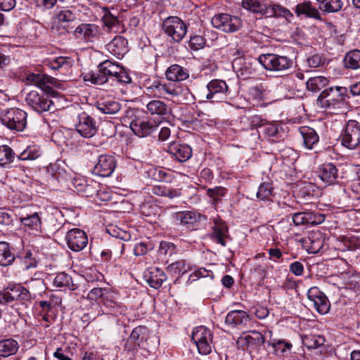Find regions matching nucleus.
<instances>
[{"label": "nucleus", "instance_id": "obj_1", "mask_svg": "<svg viewBox=\"0 0 360 360\" xmlns=\"http://www.w3.org/2000/svg\"><path fill=\"white\" fill-rule=\"evenodd\" d=\"M84 79L98 85L107 84L118 86L131 82V78L117 64L106 60L98 65L96 72L87 74Z\"/></svg>", "mask_w": 360, "mask_h": 360}, {"label": "nucleus", "instance_id": "obj_2", "mask_svg": "<svg viewBox=\"0 0 360 360\" xmlns=\"http://www.w3.org/2000/svg\"><path fill=\"white\" fill-rule=\"evenodd\" d=\"M349 90L345 86H335L324 89L317 98L318 105L328 113L344 114L350 105Z\"/></svg>", "mask_w": 360, "mask_h": 360}, {"label": "nucleus", "instance_id": "obj_3", "mask_svg": "<svg viewBox=\"0 0 360 360\" xmlns=\"http://www.w3.org/2000/svg\"><path fill=\"white\" fill-rule=\"evenodd\" d=\"M32 300L31 292L21 285L8 287L0 291V304L11 306L19 314H27L31 310Z\"/></svg>", "mask_w": 360, "mask_h": 360}, {"label": "nucleus", "instance_id": "obj_4", "mask_svg": "<svg viewBox=\"0 0 360 360\" xmlns=\"http://www.w3.org/2000/svg\"><path fill=\"white\" fill-rule=\"evenodd\" d=\"M27 114L16 108H8L1 111L0 120L3 125L11 130L22 131L27 125Z\"/></svg>", "mask_w": 360, "mask_h": 360}, {"label": "nucleus", "instance_id": "obj_5", "mask_svg": "<svg viewBox=\"0 0 360 360\" xmlns=\"http://www.w3.org/2000/svg\"><path fill=\"white\" fill-rule=\"evenodd\" d=\"M259 64L266 70L274 72H284L292 66V60L285 56L274 53L262 54L258 58Z\"/></svg>", "mask_w": 360, "mask_h": 360}, {"label": "nucleus", "instance_id": "obj_6", "mask_svg": "<svg viewBox=\"0 0 360 360\" xmlns=\"http://www.w3.org/2000/svg\"><path fill=\"white\" fill-rule=\"evenodd\" d=\"M267 333L270 335H272L271 330L265 331L264 334L255 330H250L249 333H244L238 338L236 346L243 350H259L262 346H264L265 335Z\"/></svg>", "mask_w": 360, "mask_h": 360}, {"label": "nucleus", "instance_id": "obj_7", "mask_svg": "<svg viewBox=\"0 0 360 360\" xmlns=\"http://www.w3.org/2000/svg\"><path fill=\"white\" fill-rule=\"evenodd\" d=\"M162 28L164 32L176 42H180L188 32L186 23L177 16L167 18L162 22Z\"/></svg>", "mask_w": 360, "mask_h": 360}, {"label": "nucleus", "instance_id": "obj_8", "mask_svg": "<svg viewBox=\"0 0 360 360\" xmlns=\"http://www.w3.org/2000/svg\"><path fill=\"white\" fill-rule=\"evenodd\" d=\"M214 27L226 33L235 32L242 26L240 18L228 13H219L211 20Z\"/></svg>", "mask_w": 360, "mask_h": 360}, {"label": "nucleus", "instance_id": "obj_9", "mask_svg": "<svg viewBox=\"0 0 360 360\" xmlns=\"http://www.w3.org/2000/svg\"><path fill=\"white\" fill-rule=\"evenodd\" d=\"M259 60L252 57L234 58L232 66L238 77L247 79L256 75Z\"/></svg>", "mask_w": 360, "mask_h": 360}, {"label": "nucleus", "instance_id": "obj_10", "mask_svg": "<svg viewBox=\"0 0 360 360\" xmlns=\"http://www.w3.org/2000/svg\"><path fill=\"white\" fill-rule=\"evenodd\" d=\"M229 89L226 82L222 79H214L206 86L205 98L212 102H221L228 98Z\"/></svg>", "mask_w": 360, "mask_h": 360}, {"label": "nucleus", "instance_id": "obj_11", "mask_svg": "<svg viewBox=\"0 0 360 360\" xmlns=\"http://www.w3.org/2000/svg\"><path fill=\"white\" fill-rule=\"evenodd\" d=\"M191 339L196 345L200 354L207 355L211 352L212 334L208 328L202 326L195 328Z\"/></svg>", "mask_w": 360, "mask_h": 360}, {"label": "nucleus", "instance_id": "obj_12", "mask_svg": "<svg viewBox=\"0 0 360 360\" xmlns=\"http://www.w3.org/2000/svg\"><path fill=\"white\" fill-rule=\"evenodd\" d=\"M27 104L37 112L54 110L53 101L44 92H29L25 98Z\"/></svg>", "mask_w": 360, "mask_h": 360}, {"label": "nucleus", "instance_id": "obj_13", "mask_svg": "<svg viewBox=\"0 0 360 360\" xmlns=\"http://www.w3.org/2000/svg\"><path fill=\"white\" fill-rule=\"evenodd\" d=\"M145 94L153 98H169L177 95L176 90L170 84L162 82L159 79L148 81L145 84Z\"/></svg>", "mask_w": 360, "mask_h": 360}, {"label": "nucleus", "instance_id": "obj_14", "mask_svg": "<svg viewBox=\"0 0 360 360\" xmlns=\"http://www.w3.org/2000/svg\"><path fill=\"white\" fill-rule=\"evenodd\" d=\"M342 146L349 149H354L360 144V124L356 120H350L341 134Z\"/></svg>", "mask_w": 360, "mask_h": 360}, {"label": "nucleus", "instance_id": "obj_15", "mask_svg": "<svg viewBox=\"0 0 360 360\" xmlns=\"http://www.w3.org/2000/svg\"><path fill=\"white\" fill-rule=\"evenodd\" d=\"M75 129L82 136L91 138L97 133V122L86 112H82L77 115Z\"/></svg>", "mask_w": 360, "mask_h": 360}, {"label": "nucleus", "instance_id": "obj_16", "mask_svg": "<svg viewBox=\"0 0 360 360\" xmlns=\"http://www.w3.org/2000/svg\"><path fill=\"white\" fill-rule=\"evenodd\" d=\"M74 35L86 42H94L100 39L102 30L96 24L82 23L75 28Z\"/></svg>", "mask_w": 360, "mask_h": 360}, {"label": "nucleus", "instance_id": "obj_17", "mask_svg": "<svg viewBox=\"0 0 360 360\" xmlns=\"http://www.w3.org/2000/svg\"><path fill=\"white\" fill-rule=\"evenodd\" d=\"M65 240L68 247L74 252L82 250L88 244L86 233L77 228L72 229L67 232Z\"/></svg>", "mask_w": 360, "mask_h": 360}, {"label": "nucleus", "instance_id": "obj_18", "mask_svg": "<svg viewBox=\"0 0 360 360\" xmlns=\"http://www.w3.org/2000/svg\"><path fill=\"white\" fill-rule=\"evenodd\" d=\"M307 298L313 303L315 309L321 314H326L330 309V302L326 295L317 287H312L307 292Z\"/></svg>", "mask_w": 360, "mask_h": 360}, {"label": "nucleus", "instance_id": "obj_19", "mask_svg": "<svg viewBox=\"0 0 360 360\" xmlns=\"http://www.w3.org/2000/svg\"><path fill=\"white\" fill-rule=\"evenodd\" d=\"M114 156L109 155H101L98 158L93 172L94 174L106 177L112 174L115 170L116 163Z\"/></svg>", "mask_w": 360, "mask_h": 360}, {"label": "nucleus", "instance_id": "obj_20", "mask_svg": "<svg viewBox=\"0 0 360 360\" xmlns=\"http://www.w3.org/2000/svg\"><path fill=\"white\" fill-rule=\"evenodd\" d=\"M158 125L148 119L135 117L130 123L132 131L139 137H145L156 130Z\"/></svg>", "mask_w": 360, "mask_h": 360}, {"label": "nucleus", "instance_id": "obj_21", "mask_svg": "<svg viewBox=\"0 0 360 360\" xmlns=\"http://www.w3.org/2000/svg\"><path fill=\"white\" fill-rule=\"evenodd\" d=\"M341 285L339 288L342 290V293L345 296H356L360 292V273L354 271L347 274Z\"/></svg>", "mask_w": 360, "mask_h": 360}, {"label": "nucleus", "instance_id": "obj_22", "mask_svg": "<svg viewBox=\"0 0 360 360\" xmlns=\"http://www.w3.org/2000/svg\"><path fill=\"white\" fill-rule=\"evenodd\" d=\"M302 245L309 253H317L324 245V237L320 231L309 232L302 239Z\"/></svg>", "mask_w": 360, "mask_h": 360}, {"label": "nucleus", "instance_id": "obj_23", "mask_svg": "<svg viewBox=\"0 0 360 360\" xmlns=\"http://www.w3.org/2000/svg\"><path fill=\"white\" fill-rule=\"evenodd\" d=\"M167 152L179 162H185L192 157V148L190 146L180 142H171Z\"/></svg>", "mask_w": 360, "mask_h": 360}, {"label": "nucleus", "instance_id": "obj_24", "mask_svg": "<svg viewBox=\"0 0 360 360\" xmlns=\"http://www.w3.org/2000/svg\"><path fill=\"white\" fill-rule=\"evenodd\" d=\"M325 216L314 212H298L292 215V221L295 226L317 225L321 224Z\"/></svg>", "mask_w": 360, "mask_h": 360}, {"label": "nucleus", "instance_id": "obj_25", "mask_svg": "<svg viewBox=\"0 0 360 360\" xmlns=\"http://www.w3.org/2000/svg\"><path fill=\"white\" fill-rule=\"evenodd\" d=\"M55 17L58 23L61 24L62 30L60 33L62 34L72 32L74 28L72 24L77 20L76 13L65 8L57 11Z\"/></svg>", "mask_w": 360, "mask_h": 360}, {"label": "nucleus", "instance_id": "obj_26", "mask_svg": "<svg viewBox=\"0 0 360 360\" xmlns=\"http://www.w3.org/2000/svg\"><path fill=\"white\" fill-rule=\"evenodd\" d=\"M102 302L107 314L118 316L126 312V307L117 301L116 295L112 291L106 292Z\"/></svg>", "mask_w": 360, "mask_h": 360}, {"label": "nucleus", "instance_id": "obj_27", "mask_svg": "<svg viewBox=\"0 0 360 360\" xmlns=\"http://www.w3.org/2000/svg\"><path fill=\"white\" fill-rule=\"evenodd\" d=\"M294 11L300 18H311L321 21L319 10L309 1H304L295 6Z\"/></svg>", "mask_w": 360, "mask_h": 360}, {"label": "nucleus", "instance_id": "obj_28", "mask_svg": "<svg viewBox=\"0 0 360 360\" xmlns=\"http://www.w3.org/2000/svg\"><path fill=\"white\" fill-rule=\"evenodd\" d=\"M143 278L151 288L155 289L160 288L162 283L167 280L165 272L160 268L155 266L148 268L143 273Z\"/></svg>", "mask_w": 360, "mask_h": 360}, {"label": "nucleus", "instance_id": "obj_29", "mask_svg": "<svg viewBox=\"0 0 360 360\" xmlns=\"http://www.w3.org/2000/svg\"><path fill=\"white\" fill-rule=\"evenodd\" d=\"M270 94L268 86L263 83L250 86L248 89L249 98L261 105L265 103H270Z\"/></svg>", "mask_w": 360, "mask_h": 360}, {"label": "nucleus", "instance_id": "obj_30", "mask_svg": "<svg viewBox=\"0 0 360 360\" xmlns=\"http://www.w3.org/2000/svg\"><path fill=\"white\" fill-rule=\"evenodd\" d=\"M201 214L192 211L176 212L172 214V218L176 224L187 227L193 226L201 220Z\"/></svg>", "mask_w": 360, "mask_h": 360}, {"label": "nucleus", "instance_id": "obj_31", "mask_svg": "<svg viewBox=\"0 0 360 360\" xmlns=\"http://www.w3.org/2000/svg\"><path fill=\"white\" fill-rule=\"evenodd\" d=\"M19 221L25 230H30L34 233L41 231V219L39 212L27 213L20 214Z\"/></svg>", "mask_w": 360, "mask_h": 360}, {"label": "nucleus", "instance_id": "obj_32", "mask_svg": "<svg viewBox=\"0 0 360 360\" xmlns=\"http://www.w3.org/2000/svg\"><path fill=\"white\" fill-rule=\"evenodd\" d=\"M214 225L212 226V237L215 242L225 247L226 243L225 239L228 238L229 229L225 223L219 217L212 219Z\"/></svg>", "mask_w": 360, "mask_h": 360}, {"label": "nucleus", "instance_id": "obj_33", "mask_svg": "<svg viewBox=\"0 0 360 360\" xmlns=\"http://www.w3.org/2000/svg\"><path fill=\"white\" fill-rule=\"evenodd\" d=\"M127 44V39L117 35L106 45V48L109 53L120 59L128 52Z\"/></svg>", "mask_w": 360, "mask_h": 360}, {"label": "nucleus", "instance_id": "obj_34", "mask_svg": "<svg viewBox=\"0 0 360 360\" xmlns=\"http://www.w3.org/2000/svg\"><path fill=\"white\" fill-rule=\"evenodd\" d=\"M250 321L249 314L243 310H233L228 313L225 322L233 327L243 328Z\"/></svg>", "mask_w": 360, "mask_h": 360}, {"label": "nucleus", "instance_id": "obj_35", "mask_svg": "<svg viewBox=\"0 0 360 360\" xmlns=\"http://www.w3.org/2000/svg\"><path fill=\"white\" fill-rule=\"evenodd\" d=\"M25 81L27 84L36 86L43 91L47 84L57 86L58 82L55 78L44 74L29 73L26 75Z\"/></svg>", "mask_w": 360, "mask_h": 360}, {"label": "nucleus", "instance_id": "obj_36", "mask_svg": "<svg viewBox=\"0 0 360 360\" xmlns=\"http://www.w3.org/2000/svg\"><path fill=\"white\" fill-rule=\"evenodd\" d=\"M303 141V145L307 149H312L319 141L316 131L308 126L300 127L298 129Z\"/></svg>", "mask_w": 360, "mask_h": 360}, {"label": "nucleus", "instance_id": "obj_37", "mask_svg": "<svg viewBox=\"0 0 360 360\" xmlns=\"http://www.w3.org/2000/svg\"><path fill=\"white\" fill-rule=\"evenodd\" d=\"M319 176L329 184H334L338 177L337 167L333 163H324L319 167Z\"/></svg>", "mask_w": 360, "mask_h": 360}, {"label": "nucleus", "instance_id": "obj_38", "mask_svg": "<svg viewBox=\"0 0 360 360\" xmlns=\"http://www.w3.org/2000/svg\"><path fill=\"white\" fill-rule=\"evenodd\" d=\"M166 78L172 82H181L189 77L188 70L178 64L170 65L165 71Z\"/></svg>", "mask_w": 360, "mask_h": 360}, {"label": "nucleus", "instance_id": "obj_39", "mask_svg": "<svg viewBox=\"0 0 360 360\" xmlns=\"http://www.w3.org/2000/svg\"><path fill=\"white\" fill-rule=\"evenodd\" d=\"M74 60L70 57L60 56L48 62L47 65L53 70L65 74L72 67Z\"/></svg>", "mask_w": 360, "mask_h": 360}, {"label": "nucleus", "instance_id": "obj_40", "mask_svg": "<svg viewBox=\"0 0 360 360\" xmlns=\"http://www.w3.org/2000/svg\"><path fill=\"white\" fill-rule=\"evenodd\" d=\"M188 47L193 51L202 49L206 44V39L204 37V32L201 29L193 31L190 30Z\"/></svg>", "mask_w": 360, "mask_h": 360}, {"label": "nucleus", "instance_id": "obj_41", "mask_svg": "<svg viewBox=\"0 0 360 360\" xmlns=\"http://www.w3.org/2000/svg\"><path fill=\"white\" fill-rule=\"evenodd\" d=\"M15 256L12 251L10 244L7 242H0V266H8L15 261Z\"/></svg>", "mask_w": 360, "mask_h": 360}, {"label": "nucleus", "instance_id": "obj_42", "mask_svg": "<svg viewBox=\"0 0 360 360\" xmlns=\"http://www.w3.org/2000/svg\"><path fill=\"white\" fill-rule=\"evenodd\" d=\"M27 289H28L32 295V300L36 299L38 296L42 297L46 291V286L43 279L33 278L27 282Z\"/></svg>", "mask_w": 360, "mask_h": 360}, {"label": "nucleus", "instance_id": "obj_43", "mask_svg": "<svg viewBox=\"0 0 360 360\" xmlns=\"http://www.w3.org/2000/svg\"><path fill=\"white\" fill-rule=\"evenodd\" d=\"M289 11L278 4H263L259 15L266 18L285 15Z\"/></svg>", "mask_w": 360, "mask_h": 360}, {"label": "nucleus", "instance_id": "obj_44", "mask_svg": "<svg viewBox=\"0 0 360 360\" xmlns=\"http://www.w3.org/2000/svg\"><path fill=\"white\" fill-rule=\"evenodd\" d=\"M347 69L356 70L360 69V50L353 49L348 51L343 59Z\"/></svg>", "mask_w": 360, "mask_h": 360}, {"label": "nucleus", "instance_id": "obj_45", "mask_svg": "<svg viewBox=\"0 0 360 360\" xmlns=\"http://www.w3.org/2000/svg\"><path fill=\"white\" fill-rule=\"evenodd\" d=\"M18 342L11 338L0 340V356L8 357L15 354L18 350Z\"/></svg>", "mask_w": 360, "mask_h": 360}, {"label": "nucleus", "instance_id": "obj_46", "mask_svg": "<svg viewBox=\"0 0 360 360\" xmlns=\"http://www.w3.org/2000/svg\"><path fill=\"white\" fill-rule=\"evenodd\" d=\"M146 108L150 115L165 116L169 113L168 105L160 100H152L147 105Z\"/></svg>", "mask_w": 360, "mask_h": 360}, {"label": "nucleus", "instance_id": "obj_47", "mask_svg": "<svg viewBox=\"0 0 360 360\" xmlns=\"http://www.w3.org/2000/svg\"><path fill=\"white\" fill-rule=\"evenodd\" d=\"M227 194V189L222 186H216L213 188H207L206 195L210 198V202L217 207L221 203L222 199Z\"/></svg>", "mask_w": 360, "mask_h": 360}, {"label": "nucleus", "instance_id": "obj_48", "mask_svg": "<svg viewBox=\"0 0 360 360\" xmlns=\"http://www.w3.org/2000/svg\"><path fill=\"white\" fill-rule=\"evenodd\" d=\"M97 108L103 114L115 115L120 112L121 104L114 100L103 101L97 103Z\"/></svg>", "mask_w": 360, "mask_h": 360}, {"label": "nucleus", "instance_id": "obj_49", "mask_svg": "<svg viewBox=\"0 0 360 360\" xmlns=\"http://www.w3.org/2000/svg\"><path fill=\"white\" fill-rule=\"evenodd\" d=\"M53 285L56 288H68L70 290H75L77 289V286L72 282V277L65 273H58L54 278L53 281Z\"/></svg>", "mask_w": 360, "mask_h": 360}, {"label": "nucleus", "instance_id": "obj_50", "mask_svg": "<svg viewBox=\"0 0 360 360\" xmlns=\"http://www.w3.org/2000/svg\"><path fill=\"white\" fill-rule=\"evenodd\" d=\"M15 160V153L7 145L0 146V166L7 168Z\"/></svg>", "mask_w": 360, "mask_h": 360}, {"label": "nucleus", "instance_id": "obj_51", "mask_svg": "<svg viewBox=\"0 0 360 360\" xmlns=\"http://www.w3.org/2000/svg\"><path fill=\"white\" fill-rule=\"evenodd\" d=\"M338 248L342 251L360 248V238L356 236H344L339 242Z\"/></svg>", "mask_w": 360, "mask_h": 360}, {"label": "nucleus", "instance_id": "obj_52", "mask_svg": "<svg viewBox=\"0 0 360 360\" xmlns=\"http://www.w3.org/2000/svg\"><path fill=\"white\" fill-rule=\"evenodd\" d=\"M41 155V150L40 147L33 145L27 146L17 158L20 160H34L40 157Z\"/></svg>", "mask_w": 360, "mask_h": 360}, {"label": "nucleus", "instance_id": "obj_53", "mask_svg": "<svg viewBox=\"0 0 360 360\" xmlns=\"http://www.w3.org/2000/svg\"><path fill=\"white\" fill-rule=\"evenodd\" d=\"M328 83L326 77L323 76L309 78L307 82V88L311 92H318Z\"/></svg>", "mask_w": 360, "mask_h": 360}, {"label": "nucleus", "instance_id": "obj_54", "mask_svg": "<svg viewBox=\"0 0 360 360\" xmlns=\"http://www.w3.org/2000/svg\"><path fill=\"white\" fill-rule=\"evenodd\" d=\"M148 328L146 326H139L134 328L130 334L129 340L133 344L141 346L146 339Z\"/></svg>", "mask_w": 360, "mask_h": 360}, {"label": "nucleus", "instance_id": "obj_55", "mask_svg": "<svg viewBox=\"0 0 360 360\" xmlns=\"http://www.w3.org/2000/svg\"><path fill=\"white\" fill-rule=\"evenodd\" d=\"M302 342L309 349H316L324 344L325 338L322 335H304L302 338Z\"/></svg>", "mask_w": 360, "mask_h": 360}, {"label": "nucleus", "instance_id": "obj_56", "mask_svg": "<svg viewBox=\"0 0 360 360\" xmlns=\"http://www.w3.org/2000/svg\"><path fill=\"white\" fill-rule=\"evenodd\" d=\"M342 0H327L319 4V9L326 13H335L342 9Z\"/></svg>", "mask_w": 360, "mask_h": 360}, {"label": "nucleus", "instance_id": "obj_57", "mask_svg": "<svg viewBox=\"0 0 360 360\" xmlns=\"http://www.w3.org/2000/svg\"><path fill=\"white\" fill-rule=\"evenodd\" d=\"M273 190L271 182H262L258 188L257 198L261 200H270L273 196Z\"/></svg>", "mask_w": 360, "mask_h": 360}, {"label": "nucleus", "instance_id": "obj_58", "mask_svg": "<svg viewBox=\"0 0 360 360\" xmlns=\"http://www.w3.org/2000/svg\"><path fill=\"white\" fill-rule=\"evenodd\" d=\"M259 133H262L264 136L269 138L278 139L281 136L278 126L275 123L268 122L267 121L262 126V131H259Z\"/></svg>", "mask_w": 360, "mask_h": 360}, {"label": "nucleus", "instance_id": "obj_59", "mask_svg": "<svg viewBox=\"0 0 360 360\" xmlns=\"http://www.w3.org/2000/svg\"><path fill=\"white\" fill-rule=\"evenodd\" d=\"M108 233L114 238L115 240H121L122 242L128 241L131 239V234L125 231H123L117 227H110L108 229Z\"/></svg>", "mask_w": 360, "mask_h": 360}, {"label": "nucleus", "instance_id": "obj_60", "mask_svg": "<svg viewBox=\"0 0 360 360\" xmlns=\"http://www.w3.org/2000/svg\"><path fill=\"white\" fill-rule=\"evenodd\" d=\"M308 67L316 68L322 67L326 63V58L321 54L316 53L307 57L306 60Z\"/></svg>", "mask_w": 360, "mask_h": 360}, {"label": "nucleus", "instance_id": "obj_61", "mask_svg": "<svg viewBox=\"0 0 360 360\" xmlns=\"http://www.w3.org/2000/svg\"><path fill=\"white\" fill-rule=\"evenodd\" d=\"M262 4L259 0H242V6L256 15H259Z\"/></svg>", "mask_w": 360, "mask_h": 360}, {"label": "nucleus", "instance_id": "obj_62", "mask_svg": "<svg viewBox=\"0 0 360 360\" xmlns=\"http://www.w3.org/2000/svg\"><path fill=\"white\" fill-rule=\"evenodd\" d=\"M158 252L160 255L172 256L176 253V245L170 242L162 241L159 245Z\"/></svg>", "mask_w": 360, "mask_h": 360}, {"label": "nucleus", "instance_id": "obj_63", "mask_svg": "<svg viewBox=\"0 0 360 360\" xmlns=\"http://www.w3.org/2000/svg\"><path fill=\"white\" fill-rule=\"evenodd\" d=\"M167 271L179 274H184L188 271L186 262L183 259L172 263L167 266Z\"/></svg>", "mask_w": 360, "mask_h": 360}, {"label": "nucleus", "instance_id": "obj_64", "mask_svg": "<svg viewBox=\"0 0 360 360\" xmlns=\"http://www.w3.org/2000/svg\"><path fill=\"white\" fill-rule=\"evenodd\" d=\"M100 184L98 182L89 179V183L86 186L84 191L82 193V195L86 197H91L94 195H98V188Z\"/></svg>", "mask_w": 360, "mask_h": 360}]
</instances>
